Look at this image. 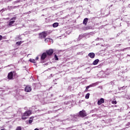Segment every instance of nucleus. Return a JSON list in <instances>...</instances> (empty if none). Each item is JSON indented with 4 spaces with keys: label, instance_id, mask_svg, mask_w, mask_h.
<instances>
[{
    "label": "nucleus",
    "instance_id": "f257e3e1",
    "mask_svg": "<svg viewBox=\"0 0 130 130\" xmlns=\"http://www.w3.org/2000/svg\"><path fill=\"white\" fill-rule=\"evenodd\" d=\"M39 36L41 39H45L46 36H47V32L43 31L41 33H40Z\"/></svg>",
    "mask_w": 130,
    "mask_h": 130
},
{
    "label": "nucleus",
    "instance_id": "f03ea898",
    "mask_svg": "<svg viewBox=\"0 0 130 130\" xmlns=\"http://www.w3.org/2000/svg\"><path fill=\"white\" fill-rule=\"evenodd\" d=\"M32 114V111L29 110L25 111L24 113L22 114V117H25V116H29Z\"/></svg>",
    "mask_w": 130,
    "mask_h": 130
},
{
    "label": "nucleus",
    "instance_id": "7ed1b4c3",
    "mask_svg": "<svg viewBox=\"0 0 130 130\" xmlns=\"http://www.w3.org/2000/svg\"><path fill=\"white\" fill-rule=\"evenodd\" d=\"M79 116H80V117H85L87 116V113H86V111L84 110L80 111L79 112Z\"/></svg>",
    "mask_w": 130,
    "mask_h": 130
},
{
    "label": "nucleus",
    "instance_id": "20e7f679",
    "mask_svg": "<svg viewBox=\"0 0 130 130\" xmlns=\"http://www.w3.org/2000/svg\"><path fill=\"white\" fill-rule=\"evenodd\" d=\"M24 91L27 92H31L32 91V88L30 86L27 85L25 87Z\"/></svg>",
    "mask_w": 130,
    "mask_h": 130
},
{
    "label": "nucleus",
    "instance_id": "39448f33",
    "mask_svg": "<svg viewBox=\"0 0 130 130\" xmlns=\"http://www.w3.org/2000/svg\"><path fill=\"white\" fill-rule=\"evenodd\" d=\"M46 53H47V55H49V56H50V55H52V54L53 53V49H50L48 50H47Z\"/></svg>",
    "mask_w": 130,
    "mask_h": 130
},
{
    "label": "nucleus",
    "instance_id": "423d86ee",
    "mask_svg": "<svg viewBox=\"0 0 130 130\" xmlns=\"http://www.w3.org/2000/svg\"><path fill=\"white\" fill-rule=\"evenodd\" d=\"M46 57H47V54L44 52L42 54L41 59V60H44V59L46 58Z\"/></svg>",
    "mask_w": 130,
    "mask_h": 130
},
{
    "label": "nucleus",
    "instance_id": "0eeeda50",
    "mask_svg": "<svg viewBox=\"0 0 130 130\" xmlns=\"http://www.w3.org/2000/svg\"><path fill=\"white\" fill-rule=\"evenodd\" d=\"M8 80H13V72H11L8 73Z\"/></svg>",
    "mask_w": 130,
    "mask_h": 130
},
{
    "label": "nucleus",
    "instance_id": "6e6552de",
    "mask_svg": "<svg viewBox=\"0 0 130 130\" xmlns=\"http://www.w3.org/2000/svg\"><path fill=\"white\" fill-rule=\"evenodd\" d=\"M104 99L101 98L98 101V105H101L103 103H104Z\"/></svg>",
    "mask_w": 130,
    "mask_h": 130
},
{
    "label": "nucleus",
    "instance_id": "1a4fd4ad",
    "mask_svg": "<svg viewBox=\"0 0 130 130\" xmlns=\"http://www.w3.org/2000/svg\"><path fill=\"white\" fill-rule=\"evenodd\" d=\"M88 20L89 19H88V18H84V20H83V24L86 26L87 25V23H88Z\"/></svg>",
    "mask_w": 130,
    "mask_h": 130
},
{
    "label": "nucleus",
    "instance_id": "9d476101",
    "mask_svg": "<svg viewBox=\"0 0 130 130\" xmlns=\"http://www.w3.org/2000/svg\"><path fill=\"white\" fill-rule=\"evenodd\" d=\"M88 56H89V57H90V58H94V57H95V53L91 52V53H89L88 54Z\"/></svg>",
    "mask_w": 130,
    "mask_h": 130
},
{
    "label": "nucleus",
    "instance_id": "9b49d317",
    "mask_svg": "<svg viewBox=\"0 0 130 130\" xmlns=\"http://www.w3.org/2000/svg\"><path fill=\"white\" fill-rule=\"evenodd\" d=\"M98 62H99V59H96L94 61H93L92 64H93V66H96V64H97Z\"/></svg>",
    "mask_w": 130,
    "mask_h": 130
},
{
    "label": "nucleus",
    "instance_id": "f8f14e48",
    "mask_svg": "<svg viewBox=\"0 0 130 130\" xmlns=\"http://www.w3.org/2000/svg\"><path fill=\"white\" fill-rule=\"evenodd\" d=\"M15 20H12L11 21L9 22L8 25L10 26V27H12V26H13V24H14V23H15Z\"/></svg>",
    "mask_w": 130,
    "mask_h": 130
},
{
    "label": "nucleus",
    "instance_id": "ddd939ff",
    "mask_svg": "<svg viewBox=\"0 0 130 130\" xmlns=\"http://www.w3.org/2000/svg\"><path fill=\"white\" fill-rule=\"evenodd\" d=\"M53 28H56V27H58V23L55 22L53 24Z\"/></svg>",
    "mask_w": 130,
    "mask_h": 130
},
{
    "label": "nucleus",
    "instance_id": "4468645a",
    "mask_svg": "<svg viewBox=\"0 0 130 130\" xmlns=\"http://www.w3.org/2000/svg\"><path fill=\"white\" fill-rule=\"evenodd\" d=\"M91 87H92V85H90L89 86H87L86 87V89H85V92H88V90L89 89V88H91Z\"/></svg>",
    "mask_w": 130,
    "mask_h": 130
},
{
    "label": "nucleus",
    "instance_id": "2eb2a0df",
    "mask_svg": "<svg viewBox=\"0 0 130 130\" xmlns=\"http://www.w3.org/2000/svg\"><path fill=\"white\" fill-rule=\"evenodd\" d=\"M29 61L30 62H32L33 63H36V61H35V59H29Z\"/></svg>",
    "mask_w": 130,
    "mask_h": 130
},
{
    "label": "nucleus",
    "instance_id": "dca6fc26",
    "mask_svg": "<svg viewBox=\"0 0 130 130\" xmlns=\"http://www.w3.org/2000/svg\"><path fill=\"white\" fill-rule=\"evenodd\" d=\"M90 97V93H88L85 95V99H89Z\"/></svg>",
    "mask_w": 130,
    "mask_h": 130
},
{
    "label": "nucleus",
    "instance_id": "f3484780",
    "mask_svg": "<svg viewBox=\"0 0 130 130\" xmlns=\"http://www.w3.org/2000/svg\"><path fill=\"white\" fill-rule=\"evenodd\" d=\"M50 40H51V39L50 38H46L45 39V42H49V41H50Z\"/></svg>",
    "mask_w": 130,
    "mask_h": 130
},
{
    "label": "nucleus",
    "instance_id": "a211bd4d",
    "mask_svg": "<svg viewBox=\"0 0 130 130\" xmlns=\"http://www.w3.org/2000/svg\"><path fill=\"white\" fill-rule=\"evenodd\" d=\"M31 119H32V117H30V120H29V121H28V122H29V124L32 123V121H33V120H32V119L31 120Z\"/></svg>",
    "mask_w": 130,
    "mask_h": 130
},
{
    "label": "nucleus",
    "instance_id": "6ab92c4d",
    "mask_svg": "<svg viewBox=\"0 0 130 130\" xmlns=\"http://www.w3.org/2000/svg\"><path fill=\"white\" fill-rule=\"evenodd\" d=\"M16 44H17V45H18V46L21 45V44H22V41L17 42Z\"/></svg>",
    "mask_w": 130,
    "mask_h": 130
},
{
    "label": "nucleus",
    "instance_id": "aec40b11",
    "mask_svg": "<svg viewBox=\"0 0 130 130\" xmlns=\"http://www.w3.org/2000/svg\"><path fill=\"white\" fill-rule=\"evenodd\" d=\"M16 130H22V127L19 126L16 127Z\"/></svg>",
    "mask_w": 130,
    "mask_h": 130
},
{
    "label": "nucleus",
    "instance_id": "412c9836",
    "mask_svg": "<svg viewBox=\"0 0 130 130\" xmlns=\"http://www.w3.org/2000/svg\"><path fill=\"white\" fill-rule=\"evenodd\" d=\"M117 104V102H116V101H112V104Z\"/></svg>",
    "mask_w": 130,
    "mask_h": 130
},
{
    "label": "nucleus",
    "instance_id": "4be33fe9",
    "mask_svg": "<svg viewBox=\"0 0 130 130\" xmlns=\"http://www.w3.org/2000/svg\"><path fill=\"white\" fill-rule=\"evenodd\" d=\"M54 57H55V60H58V57H57V55H55Z\"/></svg>",
    "mask_w": 130,
    "mask_h": 130
},
{
    "label": "nucleus",
    "instance_id": "5701e85b",
    "mask_svg": "<svg viewBox=\"0 0 130 130\" xmlns=\"http://www.w3.org/2000/svg\"><path fill=\"white\" fill-rule=\"evenodd\" d=\"M13 20H17V17H12L11 19V21H13Z\"/></svg>",
    "mask_w": 130,
    "mask_h": 130
},
{
    "label": "nucleus",
    "instance_id": "b1692460",
    "mask_svg": "<svg viewBox=\"0 0 130 130\" xmlns=\"http://www.w3.org/2000/svg\"><path fill=\"white\" fill-rule=\"evenodd\" d=\"M21 119L22 120H25V119H27V117H22Z\"/></svg>",
    "mask_w": 130,
    "mask_h": 130
},
{
    "label": "nucleus",
    "instance_id": "393cba45",
    "mask_svg": "<svg viewBox=\"0 0 130 130\" xmlns=\"http://www.w3.org/2000/svg\"><path fill=\"white\" fill-rule=\"evenodd\" d=\"M3 40V36L2 35H0V41L1 40Z\"/></svg>",
    "mask_w": 130,
    "mask_h": 130
},
{
    "label": "nucleus",
    "instance_id": "a878e982",
    "mask_svg": "<svg viewBox=\"0 0 130 130\" xmlns=\"http://www.w3.org/2000/svg\"><path fill=\"white\" fill-rule=\"evenodd\" d=\"M38 59H39V57H37L36 58V60H37Z\"/></svg>",
    "mask_w": 130,
    "mask_h": 130
},
{
    "label": "nucleus",
    "instance_id": "bb28decb",
    "mask_svg": "<svg viewBox=\"0 0 130 130\" xmlns=\"http://www.w3.org/2000/svg\"><path fill=\"white\" fill-rule=\"evenodd\" d=\"M34 130H39V129L36 128H35Z\"/></svg>",
    "mask_w": 130,
    "mask_h": 130
},
{
    "label": "nucleus",
    "instance_id": "cd10ccee",
    "mask_svg": "<svg viewBox=\"0 0 130 130\" xmlns=\"http://www.w3.org/2000/svg\"><path fill=\"white\" fill-rule=\"evenodd\" d=\"M17 3H20V0L17 1Z\"/></svg>",
    "mask_w": 130,
    "mask_h": 130
},
{
    "label": "nucleus",
    "instance_id": "c85d7f7f",
    "mask_svg": "<svg viewBox=\"0 0 130 130\" xmlns=\"http://www.w3.org/2000/svg\"><path fill=\"white\" fill-rule=\"evenodd\" d=\"M115 107H117V105H115Z\"/></svg>",
    "mask_w": 130,
    "mask_h": 130
},
{
    "label": "nucleus",
    "instance_id": "c756f323",
    "mask_svg": "<svg viewBox=\"0 0 130 130\" xmlns=\"http://www.w3.org/2000/svg\"><path fill=\"white\" fill-rule=\"evenodd\" d=\"M1 130H5V129H1Z\"/></svg>",
    "mask_w": 130,
    "mask_h": 130
},
{
    "label": "nucleus",
    "instance_id": "7c9ffc66",
    "mask_svg": "<svg viewBox=\"0 0 130 130\" xmlns=\"http://www.w3.org/2000/svg\"><path fill=\"white\" fill-rule=\"evenodd\" d=\"M129 113L130 114V111L129 112Z\"/></svg>",
    "mask_w": 130,
    "mask_h": 130
}]
</instances>
